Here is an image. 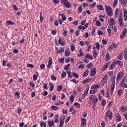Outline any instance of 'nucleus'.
I'll return each instance as SVG.
<instances>
[{"label":"nucleus","instance_id":"61","mask_svg":"<svg viewBox=\"0 0 127 127\" xmlns=\"http://www.w3.org/2000/svg\"><path fill=\"white\" fill-rule=\"evenodd\" d=\"M78 10L80 12H82V10H83V7H82V5H80L78 6Z\"/></svg>","mask_w":127,"mask_h":127},{"label":"nucleus","instance_id":"22","mask_svg":"<svg viewBox=\"0 0 127 127\" xmlns=\"http://www.w3.org/2000/svg\"><path fill=\"white\" fill-rule=\"evenodd\" d=\"M48 125H49V127H54V121L53 120L52 121H49Z\"/></svg>","mask_w":127,"mask_h":127},{"label":"nucleus","instance_id":"54","mask_svg":"<svg viewBox=\"0 0 127 127\" xmlns=\"http://www.w3.org/2000/svg\"><path fill=\"white\" fill-rule=\"evenodd\" d=\"M95 6H96V2H94L93 3L90 4L89 5V6H90V7H91V8H94V7Z\"/></svg>","mask_w":127,"mask_h":127},{"label":"nucleus","instance_id":"19","mask_svg":"<svg viewBox=\"0 0 127 127\" xmlns=\"http://www.w3.org/2000/svg\"><path fill=\"white\" fill-rule=\"evenodd\" d=\"M116 65L117 64L118 65H119V66H120L121 68H123V66H124V64H123V62L120 60H117L116 62Z\"/></svg>","mask_w":127,"mask_h":127},{"label":"nucleus","instance_id":"18","mask_svg":"<svg viewBox=\"0 0 127 127\" xmlns=\"http://www.w3.org/2000/svg\"><path fill=\"white\" fill-rule=\"evenodd\" d=\"M77 56L78 57H82V56H84V52H83L81 49H80L79 54H77Z\"/></svg>","mask_w":127,"mask_h":127},{"label":"nucleus","instance_id":"11","mask_svg":"<svg viewBox=\"0 0 127 127\" xmlns=\"http://www.w3.org/2000/svg\"><path fill=\"white\" fill-rule=\"evenodd\" d=\"M101 87V84L100 83L93 84L91 86V89H99Z\"/></svg>","mask_w":127,"mask_h":127},{"label":"nucleus","instance_id":"1","mask_svg":"<svg viewBox=\"0 0 127 127\" xmlns=\"http://www.w3.org/2000/svg\"><path fill=\"white\" fill-rule=\"evenodd\" d=\"M105 8L106 10V13L108 14V15L110 17L113 16L114 13L113 12V8H112L111 5H105Z\"/></svg>","mask_w":127,"mask_h":127},{"label":"nucleus","instance_id":"47","mask_svg":"<svg viewBox=\"0 0 127 127\" xmlns=\"http://www.w3.org/2000/svg\"><path fill=\"white\" fill-rule=\"evenodd\" d=\"M40 126H41V127H46V123L42 122L40 124Z\"/></svg>","mask_w":127,"mask_h":127},{"label":"nucleus","instance_id":"25","mask_svg":"<svg viewBox=\"0 0 127 127\" xmlns=\"http://www.w3.org/2000/svg\"><path fill=\"white\" fill-rule=\"evenodd\" d=\"M51 109L52 111H58V110H59V107L55 106H51Z\"/></svg>","mask_w":127,"mask_h":127},{"label":"nucleus","instance_id":"53","mask_svg":"<svg viewBox=\"0 0 127 127\" xmlns=\"http://www.w3.org/2000/svg\"><path fill=\"white\" fill-rule=\"evenodd\" d=\"M62 19L63 21H65V20H66V16H65L63 13L62 14Z\"/></svg>","mask_w":127,"mask_h":127},{"label":"nucleus","instance_id":"28","mask_svg":"<svg viewBox=\"0 0 127 127\" xmlns=\"http://www.w3.org/2000/svg\"><path fill=\"white\" fill-rule=\"evenodd\" d=\"M20 95V93H19V92L18 91H16L15 93V99H19V98H20V96H19Z\"/></svg>","mask_w":127,"mask_h":127},{"label":"nucleus","instance_id":"7","mask_svg":"<svg viewBox=\"0 0 127 127\" xmlns=\"http://www.w3.org/2000/svg\"><path fill=\"white\" fill-rule=\"evenodd\" d=\"M115 87H116V81H113L111 85V94L113 95V93H114V90H115Z\"/></svg>","mask_w":127,"mask_h":127},{"label":"nucleus","instance_id":"59","mask_svg":"<svg viewBox=\"0 0 127 127\" xmlns=\"http://www.w3.org/2000/svg\"><path fill=\"white\" fill-rule=\"evenodd\" d=\"M74 99H75V98L74 97V96H73V95L70 96V102H74Z\"/></svg>","mask_w":127,"mask_h":127},{"label":"nucleus","instance_id":"64","mask_svg":"<svg viewBox=\"0 0 127 127\" xmlns=\"http://www.w3.org/2000/svg\"><path fill=\"white\" fill-rule=\"evenodd\" d=\"M123 116L125 117V119L127 120V112L123 114Z\"/></svg>","mask_w":127,"mask_h":127},{"label":"nucleus","instance_id":"58","mask_svg":"<svg viewBox=\"0 0 127 127\" xmlns=\"http://www.w3.org/2000/svg\"><path fill=\"white\" fill-rule=\"evenodd\" d=\"M96 48H97V49H98V50H100V43H96Z\"/></svg>","mask_w":127,"mask_h":127},{"label":"nucleus","instance_id":"44","mask_svg":"<svg viewBox=\"0 0 127 127\" xmlns=\"http://www.w3.org/2000/svg\"><path fill=\"white\" fill-rule=\"evenodd\" d=\"M67 74L68 75V78H72L73 77V74H72V72L70 71H67Z\"/></svg>","mask_w":127,"mask_h":127},{"label":"nucleus","instance_id":"31","mask_svg":"<svg viewBox=\"0 0 127 127\" xmlns=\"http://www.w3.org/2000/svg\"><path fill=\"white\" fill-rule=\"evenodd\" d=\"M110 22L112 25H115L116 24V21H115V19L114 18H111Z\"/></svg>","mask_w":127,"mask_h":127},{"label":"nucleus","instance_id":"23","mask_svg":"<svg viewBox=\"0 0 127 127\" xmlns=\"http://www.w3.org/2000/svg\"><path fill=\"white\" fill-rule=\"evenodd\" d=\"M88 74H89V69H86L85 71L83 73L82 75L83 78H85L88 76Z\"/></svg>","mask_w":127,"mask_h":127},{"label":"nucleus","instance_id":"52","mask_svg":"<svg viewBox=\"0 0 127 127\" xmlns=\"http://www.w3.org/2000/svg\"><path fill=\"white\" fill-rule=\"evenodd\" d=\"M70 64H67V65H66L64 67V70H65L66 71H67V70H68V68L70 67Z\"/></svg>","mask_w":127,"mask_h":127},{"label":"nucleus","instance_id":"37","mask_svg":"<svg viewBox=\"0 0 127 127\" xmlns=\"http://www.w3.org/2000/svg\"><path fill=\"white\" fill-rule=\"evenodd\" d=\"M120 20H123V13H120L119 14V16L118 17V21Z\"/></svg>","mask_w":127,"mask_h":127},{"label":"nucleus","instance_id":"2","mask_svg":"<svg viewBox=\"0 0 127 127\" xmlns=\"http://www.w3.org/2000/svg\"><path fill=\"white\" fill-rule=\"evenodd\" d=\"M61 2L66 8H69L72 6V3L69 2L68 0H62Z\"/></svg>","mask_w":127,"mask_h":127},{"label":"nucleus","instance_id":"39","mask_svg":"<svg viewBox=\"0 0 127 127\" xmlns=\"http://www.w3.org/2000/svg\"><path fill=\"white\" fill-rule=\"evenodd\" d=\"M82 91H83V88L81 86H79L78 87H77V93H81V92H82Z\"/></svg>","mask_w":127,"mask_h":127},{"label":"nucleus","instance_id":"29","mask_svg":"<svg viewBox=\"0 0 127 127\" xmlns=\"http://www.w3.org/2000/svg\"><path fill=\"white\" fill-rule=\"evenodd\" d=\"M64 120H65V118H63V120H61L59 127H63V125H64Z\"/></svg>","mask_w":127,"mask_h":127},{"label":"nucleus","instance_id":"14","mask_svg":"<svg viewBox=\"0 0 127 127\" xmlns=\"http://www.w3.org/2000/svg\"><path fill=\"white\" fill-rule=\"evenodd\" d=\"M116 119L117 122H121L122 121V117H121V115L118 113L116 114Z\"/></svg>","mask_w":127,"mask_h":127},{"label":"nucleus","instance_id":"40","mask_svg":"<svg viewBox=\"0 0 127 127\" xmlns=\"http://www.w3.org/2000/svg\"><path fill=\"white\" fill-rule=\"evenodd\" d=\"M118 23H119V25H120V26H121L122 27V26H124V21L123 20H121L120 21H118Z\"/></svg>","mask_w":127,"mask_h":127},{"label":"nucleus","instance_id":"55","mask_svg":"<svg viewBox=\"0 0 127 127\" xmlns=\"http://www.w3.org/2000/svg\"><path fill=\"white\" fill-rule=\"evenodd\" d=\"M72 75L73 76H74V78H79V75H78V74L75 73V72H72Z\"/></svg>","mask_w":127,"mask_h":127},{"label":"nucleus","instance_id":"20","mask_svg":"<svg viewBox=\"0 0 127 127\" xmlns=\"http://www.w3.org/2000/svg\"><path fill=\"white\" fill-rule=\"evenodd\" d=\"M56 51L57 52V53H59L60 54H61L63 52H64V49L62 48L61 49H59L58 48H56Z\"/></svg>","mask_w":127,"mask_h":127},{"label":"nucleus","instance_id":"60","mask_svg":"<svg viewBox=\"0 0 127 127\" xmlns=\"http://www.w3.org/2000/svg\"><path fill=\"white\" fill-rule=\"evenodd\" d=\"M67 75V74L66 73V72H63L62 74V78H64L65 77H66V75Z\"/></svg>","mask_w":127,"mask_h":127},{"label":"nucleus","instance_id":"41","mask_svg":"<svg viewBox=\"0 0 127 127\" xmlns=\"http://www.w3.org/2000/svg\"><path fill=\"white\" fill-rule=\"evenodd\" d=\"M49 85L50 86V91H53L54 89V85L52 83H49Z\"/></svg>","mask_w":127,"mask_h":127},{"label":"nucleus","instance_id":"5","mask_svg":"<svg viewBox=\"0 0 127 127\" xmlns=\"http://www.w3.org/2000/svg\"><path fill=\"white\" fill-rule=\"evenodd\" d=\"M89 99H90V100H92V102H93V103H94V105H95V104H97V103H98V98H97V96H95L94 95H91L89 97Z\"/></svg>","mask_w":127,"mask_h":127},{"label":"nucleus","instance_id":"12","mask_svg":"<svg viewBox=\"0 0 127 127\" xmlns=\"http://www.w3.org/2000/svg\"><path fill=\"white\" fill-rule=\"evenodd\" d=\"M123 14H124V20H125V21H127V9L126 8H124L123 9Z\"/></svg>","mask_w":127,"mask_h":127},{"label":"nucleus","instance_id":"50","mask_svg":"<svg viewBox=\"0 0 127 127\" xmlns=\"http://www.w3.org/2000/svg\"><path fill=\"white\" fill-rule=\"evenodd\" d=\"M106 100H105V99H104L102 100V101H101V105H102V106L103 107H104V106L106 105Z\"/></svg>","mask_w":127,"mask_h":127},{"label":"nucleus","instance_id":"8","mask_svg":"<svg viewBox=\"0 0 127 127\" xmlns=\"http://www.w3.org/2000/svg\"><path fill=\"white\" fill-rule=\"evenodd\" d=\"M81 125L82 126V127H86V124H87V120H86V119L84 118H81Z\"/></svg>","mask_w":127,"mask_h":127},{"label":"nucleus","instance_id":"4","mask_svg":"<svg viewBox=\"0 0 127 127\" xmlns=\"http://www.w3.org/2000/svg\"><path fill=\"white\" fill-rule=\"evenodd\" d=\"M108 118H109L110 120L113 119V112L110 110L108 111L106 113L105 119H108Z\"/></svg>","mask_w":127,"mask_h":127},{"label":"nucleus","instance_id":"36","mask_svg":"<svg viewBox=\"0 0 127 127\" xmlns=\"http://www.w3.org/2000/svg\"><path fill=\"white\" fill-rule=\"evenodd\" d=\"M121 86L123 87V88H127V84L125 82H121Z\"/></svg>","mask_w":127,"mask_h":127},{"label":"nucleus","instance_id":"9","mask_svg":"<svg viewBox=\"0 0 127 127\" xmlns=\"http://www.w3.org/2000/svg\"><path fill=\"white\" fill-rule=\"evenodd\" d=\"M127 36V28H124V30L123 31L122 34L120 35V38L123 39L124 37H126Z\"/></svg>","mask_w":127,"mask_h":127},{"label":"nucleus","instance_id":"30","mask_svg":"<svg viewBox=\"0 0 127 127\" xmlns=\"http://www.w3.org/2000/svg\"><path fill=\"white\" fill-rule=\"evenodd\" d=\"M98 92V90L94 89L92 90H90V94H96Z\"/></svg>","mask_w":127,"mask_h":127},{"label":"nucleus","instance_id":"16","mask_svg":"<svg viewBox=\"0 0 127 127\" xmlns=\"http://www.w3.org/2000/svg\"><path fill=\"white\" fill-rule=\"evenodd\" d=\"M120 111H121V112H123L124 113H125V112H127V106H121L120 107Z\"/></svg>","mask_w":127,"mask_h":127},{"label":"nucleus","instance_id":"13","mask_svg":"<svg viewBox=\"0 0 127 127\" xmlns=\"http://www.w3.org/2000/svg\"><path fill=\"white\" fill-rule=\"evenodd\" d=\"M117 66V63L116 62H113L112 64L110 65L109 66V69L110 70H113L115 67Z\"/></svg>","mask_w":127,"mask_h":127},{"label":"nucleus","instance_id":"48","mask_svg":"<svg viewBox=\"0 0 127 127\" xmlns=\"http://www.w3.org/2000/svg\"><path fill=\"white\" fill-rule=\"evenodd\" d=\"M63 88V85H59L58 86L57 90L58 91H59V92H60L62 90Z\"/></svg>","mask_w":127,"mask_h":127},{"label":"nucleus","instance_id":"34","mask_svg":"<svg viewBox=\"0 0 127 127\" xmlns=\"http://www.w3.org/2000/svg\"><path fill=\"white\" fill-rule=\"evenodd\" d=\"M40 19L41 23L43 21V19H44V17L42 16V12H40Z\"/></svg>","mask_w":127,"mask_h":127},{"label":"nucleus","instance_id":"24","mask_svg":"<svg viewBox=\"0 0 127 127\" xmlns=\"http://www.w3.org/2000/svg\"><path fill=\"white\" fill-rule=\"evenodd\" d=\"M59 44L62 45V46H64V45H66L64 42H62V39H61V38H59Z\"/></svg>","mask_w":127,"mask_h":127},{"label":"nucleus","instance_id":"33","mask_svg":"<svg viewBox=\"0 0 127 127\" xmlns=\"http://www.w3.org/2000/svg\"><path fill=\"white\" fill-rule=\"evenodd\" d=\"M95 24L97 26H101L102 25V23L99 20H97L96 21Z\"/></svg>","mask_w":127,"mask_h":127},{"label":"nucleus","instance_id":"46","mask_svg":"<svg viewBox=\"0 0 127 127\" xmlns=\"http://www.w3.org/2000/svg\"><path fill=\"white\" fill-rule=\"evenodd\" d=\"M73 105L75 106V107H76V108H78V109H80V107H81L78 102L74 103Z\"/></svg>","mask_w":127,"mask_h":127},{"label":"nucleus","instance_id":"42","mask_svg":"<svg viewBox=\"0 0 127 127\" xmlns=\"http://www.w3.org/2000/svg\"><path fill=\"white\" fill-rule=\"evenodd\" d=\"M118 95L120 97H121V96H122V95H123V89H120L119 90H118Z\"/></svg>","mask_w":127,"mask_h":127},{"label":"nucleus","instance_id":"6","mask_svg":"<svg viewBox=\"0 0 127 127\" xmlns=\"http://www.w3.org/2000/svg\"><path fill=\"white\" fill-rule=\"evenodd\" d=\"M108 78H109V76H108V75L105 74L102 79L101 81V84L103 85H105V83L107 81H108Z\"/></svg>","mask_w":127,"mask_h":127},{"label":"nucleus","instance_id":"26","mask_svg":"<svg viewBox=\"0 0 127 127\" xmlns=\"http://www.w3.org/2000/svg\"><path fill=\"white\" fill-rule=\"evenodd\" d=\"M84 58L86 59H93V56L90 55V54H86Z\"/></svg>","mask_w":127,"mask_h":127},{"label":"nucleus","instance_id":"15","mask_svg":"<svg viewBox=\"0 0 127 127\" xmlns=\"http://www.w3.org/2000/svg\"><path fill=\"white\" fill-rule=\"evenodd\" d=\"M14 24V23L12 22V21H10L9 20L6 21L5 22V25L6 26H8V25H13Z\"/></svg>","mask_w":127,"mask_h":127},{"label":"nucleus","instance_id":"35","mask_svg":"<svg viewBox=\"0 0 127 127\" xmlns=\"http://www.w3.org/2000/svg\"><path fill=\"white\" fill-rule=\"evenodd\" d=\"M99 17H100L99 18V20H100V21H101V22H104V18H105V16L103 15H99Z\"/></svg>","mask_w":127,"mask_h":127},{"label":"nucleus","instance_id":"62","mask_svg":"<svg viewBox=\"0 0 127 127\" xmlns=\"http://www.w3.org/2000/svg\"><path fill=\"white\" fill-rule=\"evenodd\" d=\"M13 9H15V10H18V8H17V6L15 4H13L12 6Z\"/></svg>","mask_w":127,"mask_h":127},{"label":"nucleus","instance_id":"45","mask_svg":"<svg viewBox=\"0 0 127 127\" xmlns=\"http://www.w3.org/2000/svg\"><path fill=\"white\" fill-rule=\"evenodd\" d=\"M118 5V0H114L113 2V7H116Z\"/></svg>","mask_w":127,"mask_h":127},{"label":"nucleus","instance_id":"27","mask_svg":"<svg viewBox=\"0 0 127 127\" xmlns=\"http://www.w3.org/2000/svg\"><path fill=\"white\" fill-rule=\"evenodd\" d=\"M111 59V56H110V54L109 52L107 53L106 55V61H109Z\"/></svg>","mask_w":127,"mask_h":127},{"label":"nucleus","instance_id":"56","mask_svg":"<svg viewBox=\"0 0 127 127\" xmlns=\"http://www.w3.org/2000/svg\"><path fill=\"white\" fill-rule=\"evenodd\" d=\"M121 4L123 6H126L127 3L126 2V0H124L122 1Z\"/></svg>","mask_w":127,"mask_h":127},{"label":"nucleus","instance_id":"32","mask_svg":"<svg viewBox=\"0 0 127 127\" xmlns=\"http://www.w3.org/2000/svg\"><path fill=\"white\" fill-rule=\"evenodd\" d=\"M97 7L98 8V9H100V10H105V9H104L103 5H102L97 4Z\"/></svg>","mask_w":127,"mask_h":127},{"label":"nucleus","instance_id":"49","mask_svg":"<svg viewBox=\"0 0 127 127\" xmlns=\"http://www.w3.org/2000/svg\"><path fill=\"white\" fill-rule=\"evenodd\" d=\"M51 79L53 80V81H56L57 77L55 76H54V74L51 75Z\"/></svg>","mask_w":127,"mask_h":127},{"label":"nucleus","instance_id":"17","mask_svg":"<svg viewBox=\"0 0 127 127\" xmlns=\"http://www.w3.org/2000/svg\"><path fill=\"white\" fill-rule=\"evenodd\" d=\"M70 50L69 49V48H67L65 51L64 55L66 57H68V56H70Z\"/></svg>","mask_w":127,"mask_h":127},{"label":"nucleus","instance_id":"38","mask_svg":"<svg viewBox=\"0 0 127 127\" xmlns=\"http://www.w3.org/2000/svg\"><path fill=\"white\" fill-rule=\"evenodd\" d=\"M90 80H91V79L88 78V79H86L84 80H83L82 84H87V83H89V82H90Z\"/></svg>","mask_w":127,"mask_h":127},{"label":"nucleus","instance_id":"57","mask_svg":"<svg viewBox=\"0 0 127 127\" xmlns=\"http://www.w3.org/2000/svg\"><path fill=\"white\" fill-rule=\"evenodd\" d=\"M77 28H78V29H83V30L86 29L85 28V26H78L77 27Z\"/></svg>","mask_w":127,"mask_h":127},{"label":"nucleus","instance_id":"21","mask_svg":"<svg viewBox=\"0 0 127 127\" xmlns=\"http://www.w3.org/2000/svg\"><path fill=\"white\" fill-rule=\"evenodd\" d=\"M52 65V59L50 58L48 61V64L47 66V68H50Z\"/></svg>","mask_w":127,"mask_h":127},{"label":"nucleus","instance_id":"10","mask_svg":"<svg viewBox=\"0 0 127 127\" xmlns=\"http://www.w3.org/2000/svg\"><path fill=\"white\" fill-rule=\"evenodd\" d=\"M96 73L97 69H96V68H93L90 70V76L93 77V76H95L96 75Z\"/></svg>","mask_w":127,"mask_h":127},{"label":"nucleus","instance_id":"51","mask_svg":"<svg viewBox=\"0 0 127 127\" xmlns=\"http://www.w3.org/2000/svg\"><path fill=\"white\" fill-rule=\"evenodd\" d=\"M55 123H58V122H59V121L58 120L59 119V116L58 115H56L55 116Z\"/></svg>","mask_w":127,"mask_h":127},{"label":"nucleus","instance_id":"43","mask_svg":"<svg viewBox=\"0 0 127 127\" xmlns=\"http://www.w3.org/2000/svg\"><path fill=\"white\" fill-rule=\"evenodd\" d=\"M70 50L72 52L75 51V45L71 44L70 46Z\"/></svg>","mask_w":127,"mask_h":127},{"label":"nucleus","instance_id":"63","mask_svg":"<svg viewBox=\"0 0 127 127\" xmlns=\"http://www.w3.org/2000/svg\"><path fill=\"white\" fill-rule=\"evenodd\" d=\"M64 33L63 35L64 36H67V30H63Z\"/></svg>","mask_w":127,"mask_h":127},{"label":"nucleus","instance_id":"3","mask_svg":"<svg viewBox=\"0 0 127 127\" xmlns=\"http://www.w3.org/2000/svg\"><path fill=\"white\" fill-rule=\"evenodd\" d=\"M125 76V72L123 71H120L118 73V75L116 77V81H119L123 79V77Z\"/></svg>","mask_w":127,"mask_h":127}]
</instances>
